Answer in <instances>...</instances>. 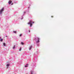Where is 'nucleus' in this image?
<instances>
[{
  "label": "nucleus",
  "mask_w": 74,
  "mask_h": 74,
  "mask_svg": "<svg viewBox=\"0 0 74 74\" xmlns=\"http://www.w3.org/2000/svg\"><path fill=\"white\" fill-rule=\"evenodd\" d=\"M6 66H10V64H7Z\"/></svg>",
  "instance_id": "nucleus-14"
},
{
  "label": "nucleus",
  "mask_w": 74,
  "mask_h": 74,
  "mask_svg": "<svg viewBox=\"0 0 74 74\" xmlns=\"http://www.w3.org/2000/svg\"><path fill=\"white\" fill-rule=\"evenodd\" d=\"M51 18H53V16H51Z\"/></svg>",
  "instance_id": "nucleus-17"
},
{
  "label": "nucleus",
  "mask_w": 74,
  "mask_h": 74,
  "mask_svg": "<svg viewBox=\"0 0 74 74\" xmlns=\"http://www.w3.org/2000/svg\"><path fill=\"white\" fill-rule=\"evenodd\" d=\"M13 32L14 33H16V31H14Z\"/></svg>",
  "instance_id": "nucleus-11"
},
{
  "label": "nucleus",
  "mask_w": 74,
  "mask_h": 74,
  "mask_svg": "<svg viewBox=\"0 0 74 74\" xmlns=\"http://www.w3.org/2000/svg\"><path fill=\"white\" fill-rule=\"evenodd\" d=\"M4 11V8H2V9L0 11V14H2V12H3V11Z\"/></svg>",
  "instance_id": "nucleus-2"
},
{
  "label": "nucleus",
  "mask_w": 74,
  "mask_h": 74,
  "mask_svg": "<svg viewBox=\"0 0 74 74\" xmlns=\"http://www.w3.org/2000/svg\"><path fill=\"white\" fill-rule=\"evenodd\" d=\"M12 2V1L10 0L9 1L8 3H9V4H11V3Z\"/></svg>",
  "instance_id": "nucleus-3"
},
{
  "label": "nucleus",
  "mask_w": 74,
  "mask_h": 74,
  "mask_svg": "<svg viewBox=\"0 0 74 74\" xmlns=\"http://www.w3.org/2000/svg\"><path fill=\"white\" fill-rule=\"evenodd\" d=\"M32 21L30 20L29 21V22L28 23V25H30V27H32Z\"/></svg>",
  "instance_id": "nucleus-1"
},
{
  "label": "nucleus",
  "mask_w": 74,
  "mask_h": 74,
  "mask_svg": "<svg viewBox=\"0 0 74 74\" xmlns=\"http://www.w3.org/2000/svg\"><path fill=\"white\" fill-rule=\"evenodd\" d=\"M31 74H33V71H30Z\"/></svg>",
  "instance_id": "nucleus-6"
},
{
  "label": "nucleus",
  "mask_w": 74,
  "mask_h": 74,
  "mask_svg": "<svg viewBox=\"0 0 74 74\" xmlns=\"http://www.w3.org/2000/svg\"><path fill=\"white\" fill-rule=\"evenodd\" d=\"M29 32H30V30H29Z\"/></svg>",
  "instance_id": "nucleus-20"
},
{
  "label": "nucleus",
  "mask_w": 74,
  "mask_h": 74,
  "mask_svg": "<svg viewBox=\"0 0 74 74\" xmlns=\"http://www.w3.org/2000/svg\"><path fill=\"white\" fill-rule=\"evenodd\" d=\"M1 38V37H0V38Z\"/></svg>",
  "instance_id": "nucleus-22"
},
{
  "label": "nucleus",
  "mask_w": 74,
  "mask_h": 74,
  "mask_svg": "<svg viewBox=\"0 0 74 74\" xmlns=\"http://www.w3.org/2000/svg\"><path fill=\"white\" fill-rule=\"evenodd\" d=\"M28 8H29V7H28Z\"/></svg>",
  "instance_id": "nucleus-23"
},
{
  "label": "nucleus",
  "mask_w": 74,
  "mask_h": 74,
  "mask_svg": "<svg viewBox=\"0 0 74 74\" xmlns=\"http://www.w3.org/2000/svg\"><path fill=\"white\" fill-rule=\"evenodd\" d=\"M15 45H14L13 48V49H15Z\"/></svg>",
  "instance_id": "nucleus-9"
},
{
  "label": "nucleus",
  "mask_w": 74,
  "mask_h": 74,
  "mask_svg": "<svg viewBox=\"0 0 74 74\" xmlns=\"http://www.w3.org/2000/svg\"><path fill=\"white\" fill-rule=\"evenodd\" d=\"M22 34H20V37H21L22 36Z\"/></svg>",
  "instance_id": "nucleus-15"
},
{
  "label": "nucleus",
  "mask_w": 74,
  "mask_h": 74,
  "mask_svg": "<svg viewBox=\"0 0 74 74\" xmlns=\"http://www.w3.org/2000/svg\"><path fill=\"white\" fill-rule=\"evenodd\" d=\"M32 46H30L29 47V50H31V49H32Z\"/></svg>",
  "instance_id": "nucleus-5"
},
{
  "label": "nucleus",
  "mask_w": 74,
  "mask_h": 74,
  "mask_svg": "<svg viewBox=\"0 0 74 74\" xmlns=\"http://www.w3.org/2000/svg\"><path fill=\"white\" fill-rule=\"evenodd\" d=\"M3 44L4 46H5V42L3 43Z\"/></svg>",
  "instance_id": "nucleus-8"
},
{
  "label": "nucleus",
  "mask_w": 74,
  "mask_h": 74,
  "mask_svg": "<svg viewBox=\"0 0 74 74\" xmlns=\"http://www.w3.org/2000/svg\"><path fill=\"white\" fill-rule=\"evenodd\" d=\"M32 23L33 24V23H34V22H33Z\"/></svg>",
  "instance_id": "nucleus-19"
},
{
  "label": "nucleus",
  "mask_w": 74,
  "mask_h": 74,
  "mask_svg": "<svg viewBox=\"0 0 74 74\" xmlns=\"http://www.w3.org/2000/svg\"><path fill=\"white\" fill-rule=\"evenodd\" d=\"M5 37H8V36H5Z\"/></svg>",
  "instance_id": "nucleus-16"
},
{
  "label": "nucleus",
  "mask_w": 74,
  "mask_h": 74,
  "mask_svg": "<svg viewBox=\"0 0 74 74\" xmlns=\"http://www.w3.org/2000/svg\"><path fill=\"white\" fill-rule=\"evenodd\" d=\"M3 39H1L0 40V41H1V42H2V41H3Z\"/></svg>",
  "instance_id": "nucleus-12"
},
{
  "label": "nucleus",
  "mask_w": 74,
  "mask_h": 74,
  "mask_svg": "<svg viewBox=\"0 0 74 74\" xmlns=\"http://www.w3.org/2000/svg\"><path fill=\"white\" fill-rule=\"evenodd\" d=\"M34 40H36V38H35L34 39Z\"/></svg>",
  "instance_id": "nucleus-18"
},
{
  "label": "nucleus",
  "mask_w": 74,
  "mask_h": 74,
  "mask_svg": "<svg viewBox=\"0 0 74 74\" xmlns=\"http://www.w3.org/2000/svg\"><path fill=\"white\" fill-rule=\"evenodd\" d=\"M21 44H22V45H23V44H23V42H21Z\"/></svg>",
  "instance_id": "nucleus-13"
},
{
  "label": "nucleus",
  "mask_w": 74,
  "mask_h": 74,
  "mask_svg": "<svg viewBox=\"0 0 74 74\" xmlns=\"http://www.w3.org/2000/svg\"><path fill=\"white\" fill-rule=\"evenodd\" d=\"M25 66V67H27V66H28V65H29V64H27Z\"/></svg>",
  "instance_id": "nucleus-7"
},
{
  "label": "nucleus",
  "mask_w": 74,
  "mask_h": 74,
  "mask_svg": "<svg viewBox=\"0 0 74 74\" xmlns=\"http://www.w3.org/2000/svg\"><path fill=\"white\" fill-rule=\"evenodd\" d=\"M38 40L37 41V42H40V41H39V40H40V38H38Z\"/></svg>",
  "instance_id": "nucleus-4"
},
{
  "label": "nucleus",
  "mask_w": 74,
  "mask_h": 74,
  "mask_svg": "<svg viewBox=\"0 0 74 74\" xmlns=\"http://www.w3.org/2000/svg\"><path fill=\"white\" fill-rule=\"evenodd\" d=\"M21 49H21V48L20 47V49H19V51H21Z\"/></svg>",
  "instance_id": "nucleus-10"
},
{
  "label": "nucleus",
  "mask_w": 74,
  "mask_h": 74,
  "mask_svg": "<svg viewBox=\"0 0 74 74\" xmlns=\"http://www.w3.org/2000/svg\"><path fill=\"white\" fill-rule=\"evenodd\" d=\"M13 4V3H12V5Z\"/></svg>",
  "instance_id": "nucleus-21"
}]
</instances>
